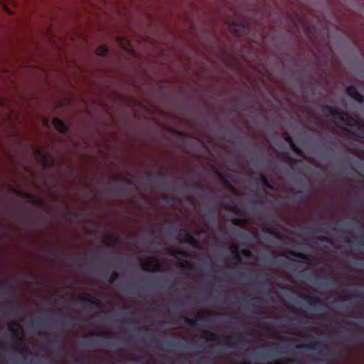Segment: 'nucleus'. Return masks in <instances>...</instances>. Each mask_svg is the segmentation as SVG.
<instances>
[{
    "mask_svg": "<svg viewBox=\"0 0 364 364\" xmlns=\"http://www.w3.org/2000/svg\"><path fill=\"white\" fill-rule=\"evenodd\" d=\"M321 112L326 117L331 116L339 119L347 127L360 129L364 127V124L360 119L353 117L348 112L336 107L324 105L321 107Z\"/></svg>",
    "mask_w": 364,
    "mask_h": 364,
    "instance_id": "f257e3e1",
    "label": "nucleus"
},
{
    "mask_svg": "<svg viewBox=\"0 0 364 364\" xmlns=\"http://www.w3.org/2000/svg\"><path fill=\"white\" fill-rule=\"evenodd\" d=\"M168 255L176 258L181 262V266L186 270L188 271H193L195 270V267L193 264H192L188 260H183L180 258H178V256H182L184 257H190V253L188 251L186 250H175V249H170L168 250Z\"/></svg>",
    "mask_w": 364,
    "mask_h": 364,
    "instance_id": "f03ea898",
    "label": "nucleus"
},
{
    "mask_svg": "<svg viewBox=\"0 0 364 364\" xmlns=\"http://www.w3.org/2000/svg\"><path fill=\"white\" fill-rule=\"evenodd\" d=\"M231 29L238 36H242L248 33L250 31V26L246 21H239L237 20H231L228 22Z\"/></svg>",
    "mask_w": 364,
    "mask_h": 364,
    "instance_id": "7ed1b4c3",
    "label": "nucleus"
},
{
    "mask_svg": "<svg viewBox=\"0 0 364 364\" xmlns=\"http://www.w3.org/2000/svg\"><path fill=\"white\" fill-rule=\"evenodd\" d=\"M177 237L181 243H187L193 247L198 246V241L197 239L186 228H181L178 230Z\"/></svg>",
    "mask_w": 364,
    "mask_h": 364,
    "instance_id": "20e7f679",
    "label": "nucleus"
},
{
    "mask_svg": "<svg viewBox=\"0 0 364 364\" xmlns=\"http://www.w3.org/2000/svg\"><path fill=\"white\" fill-rule=\"evenodd\" d=\"M151 343H153L154 346L159 350H165L166 348V350H169L178 347V345L171 341H161L156 339L154 336L151 338Z\"/></svg>",
    "mask_w": 364,
    "mask_h": 364,
    "instance_id": "39448f33",
    "label": "nucleus"
},
{
    "mask_svg": "<svg viewBox=\"0 0 364 364\" xmlns=\"http://www.w3.org/2000/svg\"><path fill=\"white\" fill-rule=\"evenodd\" d=\"M14 326H16V328L9 327V330L11 332V337L13 341L16 343H21L23 341V330L19 323L14 322L12 323Z\"/></svg>",
    "mask_w": 364,
    "mask_h": 364,
    "instance_id": "423d86ee",
    "label": "nucleus"
},
{
    "mask_svg": "<svg viewBox=\"0 0 364 364\" xmlns=\"http://www.w3.org/2000/svg\"><path fill=\"white\" fill-rule=\"evenodd\" d=\"M346 92L349 97L359 103L364 102V96L360 93L357 87L354 85H349L346 88Z\"/></svg>",
    "mask_w": 364,
    "mask_h": 364,
    "instance_id": "0eeeda50",
    "label": "nucleus"
},
{
    "mask_svg": "<svg viewBox=\"0 0 364 364\" xmlns=\"http://www.w3.org/2000/svg\"><path fill=\"white\" fill-rule=\"evenodd\" d=\"M53 124L55 129L61 134H66L68 132V127L59 118L55 117L53 120Z\"/></svg>",
    "mask_w": 364,
    "mask_h": 364,
    "instance_id": "6e6552de",
    "label": "nucleus"
},
{
    "mask_svg": "<svg viewBox=\"0 0 364 364\" xmlns=\"http://www.w3.org/2000/svg\"><path fill=\"white\" fill-rule=\"evenodd\" d=\"M323 346V344L318 341V340L310 342L307 344L304 345H298L296 346V348H307L309 350H316Z\"/></svg>",
    "mask_w": 364,
    "mask_h": 364,
    "instance_id": "1a4fd4ad",
    "label": "nucleus"
},
{
    "mask_svg": "<svg viewBox=\"0 0 364 364\" xmlns=\"http://www.w3.org/2000/svg\"><path fill=\"white\" fill-rule=\"evenodd\" d=\"M300 296L305 299L310 307L313 308L318 304H321V300L319 297L317 296H307L304 294H301Z\"/></svg>",
    "mask_w": 364,
    "mask_h": 364,
    "instance_id": "9d476101",
    "label": "nucleus"
},
{
    "mask_svg": "<svg viewBox=\"0 0 364 364\" xmlns=\"http://www.w3.org/2000/svg\"><path fill=\"white\" fill-rule=\"evenodd\" d=\"M18 195L23 198H26L30 203L36 205L40 203L39 200L36 197L30 193L20 191L18 192Z\"/></svg>",
    "mask_w": 364,
    "mask_h": 364,
    "instance_id": "9b49d317",
    "label": "nucleus"
},
{
    "mask_svg": "<svg viewBox=\"0 0 364 364\" xmlns=\"http://www.w3.org/2000/svg\"><path fill=\"white\" fill-rule=\"evenodd\" d=\"M104 243L108 247H113L117 244L120 242V239L119 237L114 236H108L105 237L103 240Z\"/></svg>",
    "mask_w": 364,
    "mask_h": 364,
    "instance_id": "f8f14e48",
    "label": "nucleus"
},
{
    "mask_svg": "<svg viewBox=\"0 0 364 364\" xmlns=\"http://www.w3.org/2000/svg\"><path fill=\"white\" fill-rule=\"evenodd\" d=\"M78 300L85 304H90L91 305L98 306L100 301L98 299L91 297L90 295L87 296L79 297Z\"/></svg>",
    "mask_w": 364,
    "mask_h": 364,
    "instance_id": "ddd939ff",
    "label": "nucleus"
},
{
    "mask_svg": "<svg viewBox=\"0 0 364 364\" xmlns=\"http://www.w3.org/2000/svg\"><path fill=\"white\" fill-rule=\"evenodd\" d=\"M36 153L39 157L43 159L44 168H48L53 165L48 161L46 154H44L38 147H36Z\"/></svg>",
    "mask_w": 364,
    "mask_h": 364,
    "instance_id": "4468645a",
    "label": "nucleus"
},
{
    "mask_svg": "<svg viewBox=\"0 0 364 364\" xmlns=\"http://www.w3.org/2000/svg\"><path fill=\"white\" fill-rule=\"evenodd\" d=\"M95 53L99 56H106L109 53V50L106 45H101L96 48Z\"/></svg>",
    "mask_w": 364,
    "mask_h": 364,
    "instance_id": "2eb2a0df",
    "label": "nucleus"
},
{
    "mask_svg": "<svg viewBox=\"0 0 364 364\" xmlns=\"http://www.w3.org/2000/svg\"><path fill=\"white\" fill-rule=\"evenodd\" d=\"M260 181L262 184L269 190H274L273 185L268 181L267 176L264 173L260 174Z\"/></svg>",
    "mask_w": 364,
    "mask_h": 364,
    "instance_id": "dca6fc26",
    "label": "nucleus"
},
{
    "mask_svg": "<svg viewBox=\"0 0 364 364\" xmlns=\"http://www.w3.org/2000/svg\"><path fill=\"white\" fill-rule=\"evenodd\" d=\"M259 299H255L252 302L247 299H242V305L247 309H248L250 306L258 307L259 306Z\"/></svg>",
    "mask_w": 364,
    "mask_h": 364,
    "instance_id": "f3484780",
    "label": "nucleus"
},
{
    "mask_svg": "<svg viewBox=\"0 0 364 364\" xmlns=\"http://www.w3.org/2000/svg\"><path fill=\"white\" fill-rule=\"evenodd\" d=\"M346 331L347 332H350L351 333L348 337L342 336V338L344 340H348V341L353 340V338H359L360 333H362V331H361V329L360 328H359L358 331H356V332H351V331L349 330V329H346Z\"/></svg>",
    "mask_w": 364,
    "mask_h": 364,
    "instance_id": "a211bd4d",
    "label": "nucleus"
},
{
    "mask_svg": "<svg viewBox=\"0 0 364 364\" xmlns=\"http://www.w3.org/2000/svg\"><path fill=\"white\" fill-rule=\"evenodd\" d=\"M243 341V336L241 333H239L237 334V342H232L230 341H225V345L230 347V348H235L237 346V343H240Z\"/></svg>",
    "mask_w": 364,
    "mask_h": 364,
    "instance_id": "6ab92c4d",
    "label": "nucleus"
},
{
    "mask_svg": "<svg viewBox=\"0 0 364 364\" xmlns=\"http://www.w3.org/2000/svg\"><path fill=\"white\" fill-rule=\"evenodd\" d=\"M287 259H290L291 261H292L293 262H285L284 263V266H285L287 268L289 269H293V270H295L296 269V267H295V263H300L301 261L299 260H296V259H290L288 256H286L284 255Z\"/></svg>",
    "mask_w": 364,
    "mask_h": 364,
    "instance_id": "aec40b11",
    "label": "nucleus"
},
{
    "mask_svg": "<svg viewBox=\"0 0 364 364\" xmlns=\"http://www.w3.org/2000/svg\"><path fill=\"white\" fill-rule=\"evenodd\" d=\"M59 336L57 335L55 338L49 339L48 342L50 344L58 346V351H61L64 350V346L60 344V341L58 339Z\"/></svg>",
    "mask_w": 364,
    "mask_h": 364,
    "instance_id": "412c9836",
    "label": "nucleus"
},
{
    "mask_svg": "<svg viewBox=\"0 0 364 364\" xmlns=\"http://www.w3.org/2000/svg\"><path fill=\"white\" fill-rule=\"evenodd\" d=\"M358 223H359V222L356 219L353 218L351 221H350L348 223H346L344 224V226L348 227L349 228H352V229H354V228H357V229L361 230L360 226H358L357 227V225Z\"/></svg>",
    "mask_w": 364,
    "mask_h": 364,
    "instance_id": "4be33fe9",
    "label": "nucleus"
},
{
    "mask_svg": "<svg viewBox=\"0 0 364 364\" xmlns=\"http://www.w3.org/2000/svg\"><path fill=\"white\" fill-rule=\"evenodd\" d=\"M289 254L294 257H296L297 258L301 259H308V256L306 254L298 252L294 250L289 251Z\"/></svg>",
    "mask_w": 364,
    "mask_h": 364,
    "instance_id": "5701e85b",
    "label": "nucleus"
},
{
    "mask_svg": "<svg viewBox=\"0 0 364 364\" xmlns=\"http://www.w3.org/2000/svg\"><path fill=\"white\" fill-rule=\"evenodd\" d=\"M231 248L235 251V255L232 257V259H237V262H242V257L239 253L238 247L235 244H232Z\"/></svg>",
    "mask_w": 364,
    "mask_h": 364,
    "instance_id": "b1692460",
    "label": "nucleus"
},
{
    "mask_svg": "<svg viewBox=\"0 0 364 364\" xmlns=\"http://www.w3.org/2000/svg\"><path fill=\"white\" fill-rule=\"evenodd\" d=\"M291 149L293 150V151L297 156H299L300 157H304V153L303 152V151L296 144H294V145H292L291 146Z\"/></svg>",
    "mask_w": 364,
    "mask_h": 364,
    "instance_id": "393cba45",
    "label": "nucleus"
},
{
    "mask_svg": "<svg viewBox=\"0 0 364 364\" xmlns=\"http://www.w3.org/2000/svg\"><path fill=\"white\" fill-rule=\"evenodd\" d=\"M282 156L287 159V161L290 164H295L296 163V159L295 158L291 157L288 152H283L282 154Z\"/></svg>",
    "mask_w": 364,
    "mask_h": 364,
    "instance_id": "a878e982",
    "label": "nucleus"
},
{
    "mask_svg": "<svg viewBox=\"0 0 364 364\" xmlns=\"http://www.w3.org/2000/svg\"><path fill=\"white\" fill-rule=\"evenodd\" d=\"M356 243L359 248L364 247V235L363 232L356 237Z\"/></svg>",
    "mask_w": 364,
    "mask_h": 364,
    "instance_id": "bb28decb",
    "label": "nucleus"
},
{
    "mask_svg": "<svg viewBox=\"0 0 364 364\" xmlns=\"http://www.w3.org/2000/svg\"><path fill=\"white\" fill-rule=\"evenodd\" d=\"M218 176H219L221 182L223 183V184H224L228 188H232L231 183L223 174H221L220 173H218Z\"/></svg>",
    "mask_w": 364,
    "mask_h": 364,
    "instance_id": "cd10ccee",
    "label": "nucleus"
},
{
    "mask_svg": "<svg viewBox=\"0 0 364 364\" xmlns=\"http://www.w3.org/2000/svg\"><path fill=\"white\" fill-rule=\"evenodd\" d=\"M183 320L186 323L192 326H196L198 325L197 321L196 319L191 318L188 316H184Z\"/></svg>",
    "mask_w": 364,
    "mask_h": 364,
    "instance_id": "c85d7f7f",
    "label": "nucleus"
},
{
    "mask_svg": "<svg viewBox=\"0 0 364 364\" xmlns=\"http://www.w3.org/2000/svg\"><path fill=\"white\" fill-rule=\"evenodd\" d=\"M204 332L205 333H208L209 334V340L210 341H218L219 338H220V335L218 334V333H211V332H209L208 331H204Z\"/></svg>",
    "mask_w": 364,
    "mask_h": 364,
    "instance_id": "c756f323",
    "label": "nucleus"
},
{
    "mask_svg": "<svg viewBox=\"0 0 364 364\" xmlns=\"http://www.w3.org/2000/svg\"><path fill=\"white\" fill-rule=\"evenodd\" d=\"M241 254L246 258L251 259L253 257V254L249 249H243L241 250Z\"/></svg>",
    "mask_w": 364,
    "mask_h": 364,
    "instance_id": "7c9ffc66",
    "label": "nucleus"
},
{
    "mask_svg": "<svg viewBox=\"0 0 364 364\" xmlns=\"http://www.w3.org/2000/svg\"><path fill=\"white\" fill-rule=\"evenodd\" d=\"M284 139L285 140V141H287L289 144L290 147L292 145H294V144H295L293 138L288 133H285L284 136Z\"/></svg>",
    "mask_w": 364,
    "mask_h": 364,
    "instance_id": "2f4dec72",
    "label": "nucleus"
},
{
    "mask_svg": "<svg viewBox=\"0 0 364 364\" xmlns=\"http://www.w3.org/2000/svg\"><path fill=\"white\" fill-rule=\"evenodd\" d=\"M119 277V274L117 272H113L112 275L109 279V282L110 284H114Z\"/></svg>",
    "mask_w": 364,
    "mask_h": 364,
    "instance_id": "473e14b6",
    "label": "nucleus"
},
{
    "mask_svg": "<svg viewBox=\"0 0 364 364\" xmlns=\"http://www.w3.org/2000/svg\"><path fill=\"white\" fill-rule=\"evenodd\" d=\"M95 272L99 274H103L105 273V276L106 277L108 274L107 269L104 267H97L95 268Z\"/></svg>",
    "mask_w": 364,
    "mask_h": 364,
    "instance_id": "72a5a7b5",
    "label": "nucleus"
},
{
    "mask_svg": "<svg viewBox=\"0 0 364 364\" xmlns=\"http://www.w3.org/2000/svg\"><path fill=\"white\" fill-rule=\"evenodd\" d=\"M349 298H360L364 299V294H362L361 291H357L353 295H351Z\"/></svg>",
    "mask_w": 364,
    "mask_h": 364,
    "instance_id": "f704fd0d",
    "label": "nucleus"
},
{
    "mask_svg": "<svg viewBox=\"0 0 364 364\" xmlns=\"http://www.w3.org/2000/svg\"><path fill=\"white\" fill-rule=\"evenodd\" d=\"M161 198L165 202H170L174 200V198L173 196L166 194L163 195Z\"/></svg>",
    "mask_w": 364,
    "mask_h": 364,
    "instance_id": "c9c22d12",
    "label": "nucleus"
},
{
    "mask_svg": "<svg viewBox=\"0 0 364 364\" xmlns=\"http://www.w3.org/2000/svg\"><path fill=\"white\" fill-rule=\"evenodd\" d=\"M94 335L98 336H103L105 338H110L111 333H100V332H95L93 333Z\"/></svg>",
    "mask_w": 364,
    "mask_h": 364,
    "instance_id": "e433bc0d",
    "label": "nucleus"
},
{
    "mask_svg": "<svg viewBox=\"0 0 364 364\" xmlns=\"http://www.w3.org/2000/svg\"><path fill=\"white\" fill-rule=\"evenodd\" d=\"M198 318L200 320H208V316L204 312L198 313Z\"/></svg>",
    "mask_w": 364,
    "mask_h": 364,
    "instance_id": "4c0bfd02",
    "label": "nucleus"
},
{
    "mask_svg": "<svg viewBox=\"0 0 364 364\" xmlns=\"http://www.w3.org/2000/svg\"><path fill=\"white\" fill-rule=\"evenodd\" d=\"M12 348H13L14 351L16 353H19V354L23 353V350L16 346H13Z\"/></svg>",
    "mask_w": 364,
    "mask_h": 364,
    "instance_id": "58836bf2",
    "label": "nucleus"
},
{
    "mask_svg": "<svg viewBox=\"0 0 364 364\" xmlns=\"http://www.w3.org/2000/svg\"><path fill=\"white\" fill-rule=\"evenodd\" d=\"M81 345L85 347H93L94 344L90 341H82L81 342Z\"/></svg>",
    "mask_w": 364,
    "mask_h": 364,
    "instance_id": "ea45409f",
    "label": "nucleus"
},
{
    "mask_svg": "<svg viewBox=\"0 0 364 364\" xmlns=\"http://www.w3.org/2000/svg\"><path fill=\"white\" fill-rule=\"evenodd\" d=\"M166 231V233L168 235H172V229L166 230L164 227L160 228V233L163 234Z\"/></svg>",
    "mask_w": 364,
    "mask_h": 364,
    "instance_id": "a19ab883",
    "label": "nucleus"
},
{
    "mask_svg": "<svg viewBox=\"0 0 364 364\" xmlns=\"http://www.w3.org/2000/svg\"><path fill=\"white\" fill-rule=\"evenodd\" d=\"M342 241H343L344 242H346V243H352V241L350 240V238L348 236H344V237H342Z\"/></svg>",
    "mask_w": 364,
    "mask_h": 364,
    "instance_id": "79ce46f5",
    "label": "nucleus"
},
{
    "mask_svg": "<svg viewBox=\"0 0 364 364\" xmlns=\"http://www.w3.org/2000/svg\"><path fill=\"white\" fill-rule=\"evenodd\" d=\"M246 277V274L244 272H239L237 274V277L239 279H244Z\"/></svg>",
    "mask_w": 364,
    "mask_h": 364,
    "instance_id": "37998d69",
    "label": "nucleus"
},
{
    "mask_svg": "<svg viewBox=\"0 0 364 364\" xmlns=\"http://www.w3.org/2000/svg\"><path fill=\"white\" fill-rule=\"evenodd\" d=\"M241 221H242V220H241V219H240V218H234V219H233V220H232V223H233V224H234V225H239V223H240Z\"/></svg>",
    "mask_w": 364,
    "mask_h": 364,
    "instance_id": "c03bdc74",
    "label": "nucleus"
},
{
    "mask_svg": "<svg viewBox=\"0 0 364 364\" xmlns=\"http://www.w3.org/2000/svg\"><path fill=\"white\" fill-rule=\"evenodd\" d=\"M157 176L160 180H163L164 178V174L162 172H159L157 173Z\"/></svg>",
    "mask_w": 364,
    "mask_h": 364,
    "instance_id": "a18cd8bd",
    "label": "nucleus"
},
{
    "mask_svg": "<svg viewBox=\"0 0 364 364\" xmlns=\"http://www.w3.org/2000/svg\"><path fill=\"white\" fill-rule=\"evenodd\" d=\"M315 231L317 232H323V230L321 228H319V227H316L315 228Z\"/></svg>",
    "mask_w": 364,
    "mask_h": 364,
    "instance_id": "49530a36",
    "label": "nucleus"
},
{
    "mask_svg": "<svg viewBox=\"0 0 364 364\" xmlns=\"http://www.w3.org/2000/svg\"><path fill=\"white\" fill-rule=\"evenodd\" d=\"M320 240L322 241L330 242L329 239L326 237H322L320 238Z\"/></svg>",
    "mask_w": 364,
    "mask_h": 364,
    "instance_id": "de8ad7c7",
    "label": "nucleus"
},
{
    "mask_svg": "<svg viewBox=\"0 0 364 364\" xmlns=\"http://www.w3.org/2000/svg\"><path fill=\"white\" fill-rule=\"evenodd\" d=\"M21 361H22L21 358H17V359H16L15 363L16 364H21Z\"/></svg>",
    "mask_w": 364,
    "mask_h": 364,
    "instance_id": "09e8293b",
    "label": "nucleus"
},
{
    "mask_svg": "<svg viewBox=\"0 0 364 364\" xmlns=\"http://www.w3.org/2000/svg\"><path fill=\"white\" fill-rule=\"evenodd\" d=\"M63 325L64 326H73V323H71L70 322H64V323H63Z\"/></svg>",
    "mask_w": 364,
    "mask_h": 364,
    "instance_id": "8fccbe9b",
    "label": "nucleus"
},
{
    "mask_svg": "<svg viewBox=\"0 0 364 364\" xmlns=\"http://www.w3.org/2000/svg\"><path fill=\"white\" fill-rule=\"evenodd\" d=\"M240 237L241 238H245L247 237V235L245 233H244V232H240Z\"/></svg>",
    "mask_w": 364,
    "mask_h": 364,
    "instance_id": "3c124183",
    "label": "nucleus"
},
{
    "mask_svg": "<svg viewBox=\"0 0 364 364\" xmlns=\"http://www.w3.org/2000/svg\"><path fill=\"white\" fill-rule=\"evenodd\" d=\"M318 284H320L321 286H326L327 283H326L324 281H322L318 282Z\"/></svg>",
    "mask_w": 364,
    "mask_h": 364,
    "instance_id": "603ef678",
    "label": "nucleus"
},
{
    "mask_svg": "<svg viewBox=\"0 0 364 364\" xmlns=\"http://www.w3.org/2000/svg\"><path fill=\"white\" fill-rule=\"evenodd\" d=\"M185 186L186 187L188 188V187H191V183L190 182H185Z\"/></svg>",
    "mask_w": 364,
    "mask_h": 364,
    "instance_id": "864d4df0",
    "label": "nucleus"
},
{
    "mask_svg": "<svg viewBox=\"0 0 364 364\" xmlns=\"http://www.w3.org/2000/svg\"><path fill=\"white\" fill-rule=\"evenodd\" d=\"M303 193V191L301 190H299L296 192V195H299V194H302Z\"/></svg>",
    "mask_w": 364,
    "mask_h": 364,
    "instance_id": "5fc2aeb1",
    "label": "nucleus"
},
{
    "mask_svg": "<svg viewBox=\"0 0 364 364\" xmlns=\"http://www.w3.org/2000/svg\"><path fill=\"white\" fill-rule=\"evenodd\" d=\"M116 191H117L118 192H120V193L123 192V189L122 188H117Z\"/></svg>",
    "mask_w": 364,
    "mask_h": 364,
    "instance_id": "6e6d98bb",
    "label": "nucleus"
},
{
    "mask_svg": "<svg viewBox=\"0 0 364 364\" xmlns=\"http://www.w3.org/2000/svg\"><path fill=\"white\" fill-rule=\"evenodd\" d=\"M6 9V11H7V13H9V14H11L12 12L7 8H5Z\"/></svg>",
    "mask_w": 364,
    "mask_h": 364,
    "instance_id": "4d7b16f0",
    "label": "nucleus"
},
{
    "mask_svg": "<svg viewBox=\"0 0 364 364\" xmlns=\"http://www.w3.org/2000/svg\"><path fill=\"white\" fill-rule=\"evenodd\" d=\"M76 261H77V263H80V262H81L82 259L78 258V259H76Z\"/></svg>",
    "mask_w": 364,
    "mask_h": 364,
    "instance_id": "13d9d810",
    "label": "nucleus"
},
{
    "mask_svg": "<svg viewBox=\"0 0 364 364\" xmlns=\"http://www.w3.org/2000/svg\"><path fill=\"white\" fill-rule=\"evenodd\" d=\"M109 346H115L116 344L114 343H109Z\"/></svg>",
    "mask_w": 364,
    "mask_h": 364,
    "instance_id": "bf43d9fd",
    "label": "nucleus"
},
{
    "mask_svg": "<svg viewBox=\"0 0 364 364\" xmlns=\"http://www.w3.org/2000/svg\"><path fill=\"white\" fill-rule=\"evenodd\" d=\"M273 364H284V363H282V362H276V363H273Z\"/></svg>",
    "mask_w": 364,
    "mask_h": 364,
    "instance_id": "052dcab7",
    "label": "nucleus"
},
{
    "mask_svg": "<svg viewBox=\"0 0 364 364\" xmlns=\"http://www.w3.org/2000/svg\"><path fill=\"white\" fill-rule=\"evenodd\" d=\"M51 320H52L53 321H55V322H57V321H58V319H56V318H51Z\"/></svg>",
    "mask_w": 364,
    "mask_h": 364,
    "instance_id": "680f3d73",
    "label": "nucleus"
},
{
    "mask_svg": "<svg viewBox=\"0 0 364 364\" xmlns=\"http://www.w3.org/2000/svg\"><path fill=\"white\" fill-rule=\"evenodd\" d=\"M126 290H127V291H130V288H129V287H126Z\"/></svg>",
    "mask_w": 364,
    "mask_h": 364,
    "instance_id": "e2e57ef3",
    "label": "nucleus"
},
{
    "mask_svg": "<svg viewBox=\"0 0 364 364\" xmlns=\"http://www.w3.org/2000/svg\"><path fill=\"white\" fill-rule=\"evenodd\" d=\"M124 180L125 181H127V183H130V181H129V180H128L127 178H124Z\"/></svg>",
    "mask_w": 364,
    "mask_h": 364,
    "instance_id": "0e129e2a",
    "label": "nucleus"
},
{
    "mask_svg": "<svg viewBox=\"0 0 364 364\" xmlns=\"http://www.w3.org/2000/svg\"><path fill=\"white\" fill-rule=\"evenodd\" d=\"M53 362H54L55 363H56V364H58V360H53Z\"/></svg>",
    "mask_w": 364,
    "mask_h": 364,
    "instance_id": "69168bd1",
    "label": "nucleus"
},
{
    "mask_svg": "<svg viewBox=\"0 0 364 364\" xmlns=\"http://www.w3.org/2000/svg\"><path fill=\"white\" fill-rule=\"evenodd\" d=\"M360 265L364 267V263H360Z\"/></svg>",
    "mask_w": 364,
    "mask_h": 364,
    "instance_id": "338daca9",
    "label": "nucleus"
},
{
    "mask_svg": "<svg viewBox=\"0 0 364 364\" xmlns=\"http://www.w3.org/2000/svg\"><path fill=\"white\" fill-rule=\"evenodd\" d=\"M148 174H149V176H151V175H152L151 172H149V173H148Z\"/></svg>",
    "mask_w": 364,
    "mask_h": 364,
    "instance_id": "774afa93",
    "label": "nucleus"
}]
</instances>
